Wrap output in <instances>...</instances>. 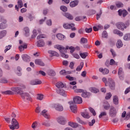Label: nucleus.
I'll list each match as a JSON object with an SVG mask.
<instances>
[{
    "label": "nucleus",
    "mask_w": 130,
    "mask_h": 130,
    "mask_svg": "<svg viewBox=\"0 0 130 130\" xmlns=\"http://www.w3.org/2000/svg\"><path fill=\"white\" fill-rule=\"evenodd\" d=\"M41 115H43L44 117L45 118H49V115H48V113H47V111L46 110H43L41 113H40Z\"/></svg>",
    "instance_id": "obj_15"
},
{
    "label": "nucleus",
    "mask_w": 130,
    "mask_h": 130,
    "mask_svg": "<svg viewBox=\"0 0 130 130\" xmlns=\"http://www.w3.org/2000/svg\"><path fill=\"white\" fill-rule=\"evenodd\" d=\"M74 103L76 104H81L83 103V99L81 96H77L73 99Z\"/></svg>",
    "instance_id": "obj_10"
},
{
    "label": "nucleus",
    "mask_w": 130,
    "mask_h": 130,
    "mask_svg": "<svg viewBox=\"0 0 130 130\" xmlns=\"http://www.w3.org/2000/svg\"><path fill=\"white\" fill-rule=\"evenodd\" d=\"M20 96L24 101H26V100H28V101H31V96L28 93L22 92Z\"/></svg>",
    "instance_id": "obj_7"
},
{
    "label": "nucleus",
    "mask_w": 130,
    "mask_h": 130,
    "mask_svg": "<svg viewBox=\"0 0 130 130\" xmlns=\"http://www.w3.org/2000/svg\"><path fill=\"white\" fill-rule=\"evenodd\" d=\"M116 26L119 30H122V31L124 30V29H126L127 28L125 24L123 22H118L116 23Z\"/></svg>",
    "instance_id": "obj_8"
},
{
    "label": "nucleus",
    "mask_w": 130,
    "mask_h": 130,
    "mask_svg": "<svg viewBox=\"0 0 130 130\" xmlns=\"http://www.w3.org/2000/svg\"><path fill=\"white\" fill-rule=\"evenodd\" d=\"M102 37L104 38H107V37H108V34H107V31L105 30L103 31L102 34Z\"/></svg>",
    "instance_id": "obj_50"
},
{
    "label": "nucleus",
    "mask_w": 130,
    "mask_h": 130,
    "mask_svg": "<svg viewBox=\"0 0 130 130\" xmlns=\"http://www.w3.org/2000/svg\"><path fill=\"white\" fill-rule=\"evenodd\" d=\"M45 46V42L43 40H39L37 42V46L38 47H43Z\"/></svg>",
    "instance_id": "obj_11"
},
{
    "label": "nucleus",
    "mask_w": 130,
    "mask_h": 130,
    "mask_svg": "<svg viewBox=\"0 0 130 130\" xmlns=\"http://www.w3.org/2000/svg\"><path fill=\"white\" fill-rule=\"evenodd\" d=\"M67 49H70V52L71 53H73L74 52V51H75V47H73V46H71L69 47L68 46H67Z\"/></svg>",
    "instance_id": "obj_44"
},
{
    "label": "nucleus",
    "mask_w": 130,
    "mask_h": 130,
    "mask_svg": "<svg viewBox=\"0 0 130 130\" xmlns=\"http://www.w3.org/2000/svg\"><path fill=\"white\" fill-rule=\"evenodd\" d=\"M56 37L59 40H63V39L64 38V35L61 34H58L56 35Z\"/></svg>",
    "instance_id": "obj_33"
},
{
    "label": "nucleus",
    "mask_w": 130,
    "mask_h": 130,
    "mask_svg": "<svg viewBox=\"0 0 130 130\" xmlns=\"http://www.w3.org/2000/svg\"><path fill=\"white\" fill-rule=\"evenodd\" d=\"M80 55L82 58L85 59L88 56V53L87 52L80 53Z\"/></svg>",
    "instance_id": "obj_35"
},
{
    "label": "nucleus",
    "mask_w": 130,
    "mask_h": 130,
    "mask_svg": "<svg viewBox=\"0 0 130 130\" xmlns=\"http://www.w3.org/2000/svg\"><path fill=\"white\" fill-rule=\"evenodd\" d=\"M57 121L60 124H66V119L63 117H59L57 118Z\"/></svg>",
    "instance_id": "obj_12"
},
{
    "label": "nucleus",
    "mask_w": 130,
    "mask_h": 130,
    "mask_svg": "<svg viewBox=\"0 0 130 130\" xmlns=\"http://www.w3.org/2000/svg\"><path fill=\"white\" fill-rule=\"evenodd\" d=\"M113 103L116 105L118 104V98L117 97V96L116 95L114 96L113 98Z\"/></svg>",
    "instance_id": "obj_34"
},
{
    "label": "nucleus",
    "mask_w": 130,
    "mask_h": 130,
    "mask_svg": "<svg viewBox=\"0 0 130 130\" xmlns=\"http://www.w3.org/2000/svg\"><path fill=\"white\" fill-rule=\"evenodd\" d=\"M84 67V62H81L80 64V66H78L77 69L76 71L77 72H80L83 69V67Z\"/></svg>",
    "instance_id": "obj_38"
},
{
    "label": "nucleus",
    "mask_w": 130,
    "mask_h": 130,
    "mask_svg": "<svg viewBox=\"0 0 130 130\" xmlns=\"http://www.w3.org/2000/svg\"><path fill=\"white\" fill-rule=\"evenodd\" d=\"M40 74V75H42V76H46V73L44 72V71H40L38 72H37V75Z\"/></svg>",
    "instance_id": "obj_60"
},
{
    "label": "nucleus",
    "mask_w": 130,
    "mask_h": 130,
    "mask_svg": "<svg viewBox=\"0 0 130 130\" xmlns=\"http://www.w3.org/2000/svg\"><path fill=\"white\" fill-rule=\"evenodd\" d=\"M24 31L25 32V36H29V32H30V29H29V27H24Z\"/></svg>",
    "instance_id": "obj_36"
},
{
    "label": "nucleus",
    "mask_w": 130,
    "mask_h": 130,
    "mask_svg": "<svg viewBox=\"0 0 130 130\" xmlns=\"http://www.w3.org/2000/svg\"><path fill=\"white\" fill-rule=\"evenodd\" d=\"M17 4L18 5L15 6V10H17V12H19V8L21 9V8L23 7V2L22 1V0H19L17 2Z\"/></svg>",
    "instance_id": "obj_13"
},
{
    "label": "nucleus",
    "mask_w": 130,
    "mask_h": 130,
    "mask_svg": "<svg viewBox=\"0 0 130 130\" xmlns=\"http://www.w3.org/2000/svg\"><path fill=\"white\" fill-rule=\"evenodd\" d=\"M117 114V111L114 107H111L109 111V115L111 117H115Z\"/></svg>",
    "instance_id": "obj_4"
},
{
    "label": "nucleus",
    "mask_w": 130,
    "mask_h": 130,
    "mask_svg": "<svg viewBox=\"0 0 130 130\" xmlns=\"http://www.w3.org/2000/svg\"><path fill=\"white\" fill-rule=\"evenodd\" d=\"M68 124L71 127H74V128H76V127H78V126H79V124H78V123H75L73 122H69L68 123Z\"/></svg>",
    "instance_id": "obj_24"
},
{
    "label": "nucleus",
    "mask_w": 130,
    "mask_h": 130,
    "mask_svg": "<svg viewBox=\"0 0 130 130\" xmlns=\"http://www.w3.org/2000/svg\"><path fill=\"white\" fill-rule=\"evenodd\" d=\"M73 57H74L75 58H77V59H79V58H80V55H79V54L77 53H73Z\"/></svg>",
    "instance_id": "obj_61"
},
{
    "label": "nucleus",
    "mask_w": 130,
    "mask_h": 130,
    "mask_svg": "<svg viewBox=\"0 0 130 130\" xmlns=\"http://www.w3.org/2000/svg\"><path fill=\"white\" fill-rule=\"evenodd\" d=\"M18 48L20 52H22V51H24V50H25V49L27 48V44L26 43L22 44L20 46H19Z\"/></svg>",
    "instance_id": "obj_16"
},
{
    "label": "nucleus",
    "mask_w": 130,
    "mask_h": 130,
    "mask_svg": "<svg viewBox=\"0 0 130 130\" xmlns=\"http://www.w3.org/2000/svg\"><path fill=\"white\" fill-rule=\"evenodd\" d=\"M123 45V44H122V42L120 40H119L116 44V46L117 48H120V47H122Z\"/></svg>",
    "instance_id": "obj_32"
},
{
    "label": "nucleus",
    "mask_w": 130,
    "mask_h": 130,
    "mask_svg": "<svg viewBox=\"0 0 130 130\" xmlns=\"http://www.w3.org/2000/svg\"><path fill=\"white\" fill-rule=\"evenodd\" d=\"M4 94H5V95H13L14 92L11 90H7L3 92Z\"/></svg>",
    "instance_id": "obj_40"
},
{
    "label": "nucleus",
    "mask_w": 130,
    "mask_h": 130,
    "mask_svg": "<svg viewBox=\"0 0 130 130\" xmlns=\"http://www.w3.org/2000/svg\"><path fill=\"white\" fill-rule=\"evenodd\" d=\"M12 47V46L11 45H8V46H7L6 47H5V49L4 50V52L6 53L7 52V51L10 50V49H11Z\"/></svg>",
    "instance_id": "obj_55"
},
{
    "label": "nucleus",
    "mask_w": 130,
    "mask_h": 130,
    "mask_svg": "<svg viewBox=\"0 0 130 130\" xmlns=\"http://www.w3.org/2000/svg\"><path fill=\"white\" fill-rule=\"evenodd\" d=\"M21 57L24 61H30V56L27 54L22 55Z\"/></svg>",
    "instance_id": "obj_17"
},
{
    "label": "nucleus",
    "mask_w": 130,
    "mask_h": 130,
    "mask_svg": "<svg viewBox=\"0 0 130 130\" xmlns=\"http://www.w3.org/2000/svg\"><path fill=\"white\" fill-rule=\"evenodd\" d=\"M90 91L92 92V93H98V92H99V89L95 88V87H92L90 88Z\"/></svg>",
    "instance_id": "obj_43"
},
{
    "label": "nucleus",
    "mask_w": 130,
    "mask_h": 130,
    "mask_svg": "<svg viewBox=\"0 0 130 130\" xmlns=\"http://www.w3.org/2000/svg\"><path fill=\"white\" fill-rule=\"evenodd\" d=\"M109 86L111 90H114V88H115V83L114 82H113V81L111 80L110 81V83L109 84Z\"/></svg>",
    "instance_id": "obj_25"
},
{
    "label": "nucleus",
    "mask_w": 130,
    "mask_h": 130,
    "mask_svg": "<svg viewBox=\"0 0 130 130\" xmlns=\"http://www.w3.org/2000/svg\"><path fill=\"white\" fill-rule=\"evenodd\" d=\"M49 75L52 77H54V76H55V72L54 71H50L49 73Z\"/></svg>",
    "instance_id": "obj_59"
},
{
    "label": "nucleus",
    "mask_w": 130,
    "mask_h": 130,
    "mask_svg": "<svg viewBox=\"0 0 130 130\" xmlns=\"http://www.w3.org/2000/svg\"><path fill=\"white\" fill-rule=\"evenodd\" d=\"M129 92H130V86L125 89L124 91L125 95H126V94H128V93H129Z\"/></svg>",
    "instance_id": "obj_64"
},
{
    "label": "nucleus",
    "mask_w": 130,
    "mask_h": 130,
    "mask_svg": "<svg viewBox=\"0 0 130 130\" xmlns=\"http://www.w3.org/2000/svg\"><path fill=\"white\" fill-rule=\"evenodd\" d=\"M92 28H85V32H86V33H91V32H92Z\"/></svg>",
    "instance_id": "obj_62"
},
{
    "label": "nucleus",
    "mask_w": 130,
    "mask_h": 130,
    "mask_svg": "<svg viewBox=\"0 0 130 130\" xmlns=\"http://www.w3.org/2000/svg\"><path fill=\"white\" fill-rule=\"evenodd\" d=\"M53 108H54L57 111H63V106L59 103L54 104Z\"/></svg>",
    "instance_id": "obj_5"
},
{
    "label": "nucleus",
    "mask_w": 130,
    "mask_h": 130,
    "mask_svg": "<svg viewBox=\"0 0 130 130\" xmlns=\"http://www.w3.org/2000/svg\"><path fill=\"white\" fill-rule=\"evenodd\" d=\"M56 87L58 88V89L56 90L57 94H59L60 95H61L64 97H66V96H67V93H66L64 90L61 89L62 88H64V84H63L62 82L57 83L56 84Z\"/></svg>",
    "instance_id": "obj_2"
},
{
    "label": "nucleus",
    "mask_w": 130,
    "mask_h": 130,
    "mask_svg": "<svg viewBox=\"0 0 130 130\" xmlns=\"http://www.w3.org/2000/svg\"><path fill=\"white\" fill-rule=\"evenodd\" d=\"M33 35L31 36V38H35L37 36V30L34 29L32 31Z\"/></svg>",
    "instance_id": "obj_51"
},
{
    "label": "nucleus",
    "mask_w": 130,
    "mask_h": 130,
    "mask_svg": "<svg viewBox=\"0 0 130 130\" xmlns=\"http://www.w3.org/2000/svg\"><path fill=\"white\" fill-rule=\"evenodd\" d=\"M11 90L17 94H19L20 95L23 93V90L21 87H12L11 88Z\"/></svg>",
    "instance_id": "obj_9"
},
{
    "label": "nucleus",
    "mask_w": 130,
    "mask_h": 130,
    "mask_svg": "<svg viewBox=\"0 0 130 130\" xmlns=\"http://www.w3.org/2000/svg\"><path fill=\"white\" fill-rule=\"evenodd\" d=\"M106 105H104V108L106 110H108L110 108V105L108 103V102H105Z\"/></svg>",
    "instance_id": "obj_39"
},
{
    "label": "nucleus",
    "mask_w": 130,
    "mask_h": 130,
    "mask_svg": "<svg viewBox=\"0 0 130 130\" xmlns=\"http://www.w3.org/2000/svg\"><path fill=\"white\" fill-rule=\"evenodd\" d=\"M114 34H117L120 37H122V36H123V33L117 29L114 30Z\"/></svg>",
    "instance_id": "obj_29"
},
{
    "label": "nucleus",
    "mask_w": 130,
    "mask_h": 130,
    "mask_svg": "<svg viewBox=\"0 0 130 130\" xmlns=\"http://www.w3.org/2000/svg\"><path fill=\"white\" fill-rule=\"evenodd\" d=\"M66 79L69 80V81H74V77H71L70 75H67L66 76Z\"/></svg>",
    "instance_id": "obj_57"
},
{
    "label": "nucleus",
    "mask_w": 130,
    "mask_h": 130,
    "mask_svg": "<svg viewBox=\"0 0 130 130\" xmlns=\"http://www.w3.org/2000/svg\"><path fill=\"white\" fill-rule=\"evenodd\" d=\"M35 63L38 64V66H41L42 67H44V63L43 62L39 59H37L35 60Z\"/></svg>",
    "instance_id": "obj_22"
},
{
    "label": "nucleus",
    "mask_w": 130,
    "mask_h": 130,
    "mask_svg": "<svg viewBox=\"0 0 130 130\" xmlns=\"http://www.w3.org/2000/svg\"><path fill=\"white\" fill-rule=\"evenodd\" d=\"M111 96H112L111 93L110 92H109L107 93L105 99H106V100H108L110 99V98H111Z\"/></svg>",
    "instance_id": "obj_52"
},
{
    "label": "nucleus",
    "mask_w": 130,
    "mask_h": 130,
    "mask_svg": "<svg viewBox=\"0 0 130 130\" xmlns=\"http://www.w3.org/2000/svg\"><path fill=\"white\" fill-rule=\"evenodd\" d=\"M81 95H82V97H83V98H88L90 97V93L83 91Z\"/></svg>",
    "instance_id": "obj_31"
},
{
    "label": "nucleus",
    "mask_w": 130,
    "mask_h": 130,
    "mask_svg": "<svg viewBox=\"0 0 130 130\" xmlns=\"http://www.w3.org/2000/svg\"><path fill=\"white\" fill-rule=\"evenodd\" d=\"M37 99L38 100H43V95L42 94L39 93L37 94Z\"/></svg>",
    "instance_id": "obj_47"
},
{
    "label": "nucleus",
    "mask_w": 130,
    "mask_h": 130,
    "mask_svg": "<svg viewBox=\"0 0 130 130\" xmlns=\"http://www.w3.org/2000/svg\"><path fill=\"white\" fill-rule=\"evenodd\" d=\"M124 40H130V34H126L123 37Z\"/></svg>",
    "instance_id": "obj_42"
},
{
    "label": "nucleus",
    "mask_w": 130,
    "mask_h": 130,
    "mask_svg": "<svg viewBox=\"0 0 130 130\" xmlns=\"http://www.w3.org/2000/svg\"><path fill=\"white\" fill-rule=\"evenodd\" d=\"M60 10L62 11V12H67V11H68V8L64 6H62L60 7Z\"/></svg>",
    "instance_id": "obj_53"
},
{
    "label": "nucleus",
    "mask_w": 130,
    "mask_h": 130,
    "mask_svg": "<svg viewBox=\"0 0 130 130\" xmlns=\"http://www.w3.org/2000/svg\"><path fill=\"white\" fill-rule=\"evenodd\" d=\"M75 26V24H68V23H65L63 25V28L65 29H72V27H74Z\"/></svg>",
    "instance_id": "obj_21"
},
{
    "label": "nucleus",
    "mask_w": 130,
    "mask_h": 130,
    "mask_svg": "<svg viewBox=\"0 0 130 130\" xmlns=\"http://www.w3.org/2000/svg\"><path fill=\"white\" fill-rule=\"evenodd\" d=\"M74 92L75 93H83V92H84V90L81 89H76L74 90Z\"/></svg>",
    "instance_id": "obj_56"
},
{
    "label": "nucleus",
    "mask_w": 130,
    "mask_h": 130,
    "mask_svg": "<svg viewBox=\"0 0 130 130\" xmlns=\"http://www.w3.org/2000/svg\"><path fill=\"white\" fill-rule=\"evenodd\" d=\"M88 40L85 38H82L80 40V43H82L83 44H85V43H87Z\"/></svg>",
    "instance_id": "obj_41"
},
{
    "label": "nucleus",
    "mask_w": 130,
    "mask_h": 130,
    "mask_svg": "<svg viewBox=\"0 0 130 130\" xmlns=\"http://www.w3.org/2000/svg\"><path fill=\"white\" fill-rule=\"evenodd\" d=\"M99 71L101 73H103V75H107V74L109 73V70L106 68L103 69V68H101L99 69Z\"/></svg>",
    "instance_id": "obj_18"
},
{
    "label": "nucleus",
    "mask_w": 130,
    "mask_h": 130,
    "mask_svg": "<svg viewBox=\"0 0 130 130\" xmlns=\"http://www.w3.org/2000/svg\"><path fill=\"white\" fill-rule=\"evenodd\" d=\"M118 13L120 16H121L122 15L123 17H125V16L127 15V11H126V10H119Z\"/></svg>",
    "instance_id": "obj_20"
},
{
    "label": "nucleus",
    "mask_w": 130,
    "mask_h": 130,
    "mask_svg": "<svg viewBox=\"0 0 130 130\" xmlns=\"http://www.w3.org/2000/svg\"><path fill=\"white\" fill-rule=\"evenodd\" d=\"M4 23H0V29H5L6 28V23L3 22Z\"/></svg>",
    "instance_id": "obj_58"
},
{
    "label": "nucleus",
    "mask_w": 130,
    "mask_h": 130,
    "mask_svg": "<svg viewBox=\"0 0 130 130\" xmlns=\"http://www.w3.org/2000/svg\"><path fill=\"white\" fill-rule=\"evenodd\" d=\"M95 123V119H92L91 122L88 123L89 126H92Z\"/></svg>",
    "instance_id": "obj_63"
},
{
    "label": "nucleus",
    "mask_w": 130,
    "mask_h": 130,
    "mask_svg": "<svg viewBox=\"0 0 130 130\" xmlns=\"http://www.w3.org/2000/svg\"><path fill=\"white\" fill-rule=\"evenodd\" d=\"M48 53H49V54H51V56H59V54H58V53H57L55 51L49 50L48 51Z\"/></svg>",
    "instance_id": "obj_19"
},
{
    "label": "nucleus",
    "mask_w": 130,
    "mask_h": 130,
    "mask_svg": "<svg viewBox=\"0 0 130 130\" xmlns=\"http://www.w3.org/2000/svg\"><path fill=\"white\" fill-rule=\"evenodd\" d=\"M118 75L120 80H122L123 79V76H122L123 75V71L122 68H119Z\"/></svg>",
    "instance_id": "obj_14"
},
{
    "label": "nucleus",
    "mask_w": 130,
    "mask_h": 130,
    "mask_svg": "<svg viewBox=\"0 0 130 130\" xmlns=\"http://www.w3.org/2000/svg\"><path fill=\"white\" fill-rule=\"evenodd\" d=\"M78 4H79V2H78V1H74L70 3V6L71 8H75V7H77V6H78Z\"/></svg>",
    "instance_id": "obj_23"
},
{
    "label": "nucleus",
    "mask_w": 130,
    "mask_h": 130,
    "mask_svg": "<svg viewBox=\"0 0 130 130\" xmlns=\"http://www.w3.org/2000/svg\"><path fill=\"white\" fill-rule=\"evenodd\" d=\"M54 48H56V49L59 50L61 53V56H62V57H64V58H69V55L66 54L67 53V50H68L67 47L66 48L60 45H56L54 46Z\"/></svg>",
    "instance_id": "obj_1"
},
{
    "label": "nucleus",
    "mask_w": 130,
    "mask_h": 130,
    "mask_svg": "<svg viewBox=\"0 0 130 130\" xmlns=\"http://www.w3.org/2000/svg\"><path fill=\"white\" fill-rule=\"evenodd\" d=\"M110 64L111 66H113V64L117 66V62H116L113 59H111L110 61Z\"/></svg>",
    "instance_id": "obj_48"
},
{
    "label": "nucleus",
    "mask_w": 130,
    "mask_h": 130,
    "mask_svg": "<svg viewBox=\"0 0 130 130\" xmlns=\"http://www.w3.org/2000/svg\"><path fill=\"white\" fill-rule=\"evenodd\" d=\"M69 104H70V108L71 111H72L73 113H76L77 110H78V108L77 107V106L74 104V102H73V101L69 102Z\"/></svg>",
    "instance_id": "obj_6"
},
{
    "label": "nucleus",
    "mask_w": 130,
    "mask_h": 130,
    "mask_svg": "<svg viewBox=\"0 0 130 130\" xmlns=\"http://www.w3.org/2000/svg\"><path fill=\"white\" fill-rule=\"evenodd\" d=\"M116 6L117 8H122V7H123V4L120 2H118L116 3Z\"/></svg>",
    "instance_id": "obj_54"
},
{
    "label": "nucleus",
    "mask_w": 130,
    "mask_h": 130,
    "mask_svg": "<svg viewBox=\"0 0 130 130\" xmlns=\"http://www.w3.org/2000/svg\"><path fill=\"white\" fill-rule=\"evenodd\" d=\"M89 110L91 112V113L92 114L93 116H95V115H96V112L95 111V110H94V109L90 107L89 108Z\"/></svg>",
    "instance_id": "obj_46"
},
{
    "label": "nucleus",
    "mask_w": 130,
    "mask_h": 130,
    "mask_svg": "<svg viewBox=\"0 0 130 130\" xmlns=\"http://www.w3.org/2000/svg\"><path fill=\"white\" fill-rule=\"evenodd\" d=\"M64 16L67 18V19H69V20H73V19H74L73 16L69 13H65Z\"/></svg>",
    "instance_id": "obj_37"
},
{
    "label": "nucleus",
    "mask_w": 130,
    "mask_h": 130,
    "mask_svg": "<svg viewBox=\"0 0 130 130\" xmlns=\"http://www.w3.org/2000/svg\"><path fill=\"white\" fill-rule=\"evenodd\" d=\"M107 115V113L106 112H102L101 114L99 115V118H102L103 116H106Z\"/></svg>",
    "instance_id": "obj_45"
},
{
    "label": "nucleus",
    "mask_w": 130,
    "mask_h": 130,
    "mask_svg": "<svg viewBox=\"0 0 130 130\" xmlns=\"http://www.w3.org/2000/svg\"><path fill=\"white\" fill-rule=\"evenodd\" d=\"M38 125H39V123L37 121H35L32 123L31 127L33 129H36L38 127Z\"/></svg>",
    "instance_id": "obj_26"
},
{
    "label": "nucleus",
    "mask_w": 130,
    "mask_h": 130,
    "mask_svg": "<svg viewBox=\"0 0 130 130\" xmlns=\"http://www.w3.org/2000/svg\"><path fill=\"white\" fill-rule=\"evenodd\" d=\"M42 38H46V36L44 34H41L39 36H38L37 39H41Z\"/></svg>",
    "instance_id": "obj_49"
},
{
    "label": "nucleus",
    "mask_w": 130,
    "mask_h": 130,
    "mask_svg": "<svg viewBox=\"0 0 130 130\" xmlns=\"http://www.w3.org/2000/svg\"><path fill=\"white\" fill-rule=\"evenodd\" d=\"M7 35V30H2L0 32V39H2V38H4L5 36Z\"/></svg>",
    "instance_id": "obj_27"
},
{
    "label": "nucleus",
    "mask_w": 130,
    "mask_h": 130,
    "mask_svg": "<svg viewBox=\"0 0 130 130\" xmlns=\"http://www.w3.org/2000/svg\"><path fill=\"white\" fill-rule=\"evenodd\" d=\"M72 74V72L71 71L69 72H66V70H61L60 71V75H63L64 76H67V75H70Z\"/></svg>",
    "instance_id": "obj_30"
},
{
    "label": "nucleus",
    "mask_w": 130,
    "mask_h": 130,
    "mask_svg": "<svg viewBox=\"0 0 130 130\" xmlns=\"http://www.w3.org/2000/svg\"><path fill=\"white\" fill-rule=\"evenodd\" d=\"M9 127L10 129L14 130V129H18L20 126H19V122L15 118H13L11 121V124L9 125Z\"/></svg>",
    "instance_id": "obj_3"
},
{
    "label": "nucleus",
    "mask_w": 130,
    "mask_h": 130,
    "mask_svg": "<svg viewBox=\"0 0 130 130\" xmlns=\"http://www.w3.org/2000/svg\"><path fill=\"white\" fill-rule=\"evenodd\" d=\"M81 115L84 118H90V116L87 112H84L81 113Z\"/></svg>",
    "instance_id": "obj_28"
}]
</instances>
